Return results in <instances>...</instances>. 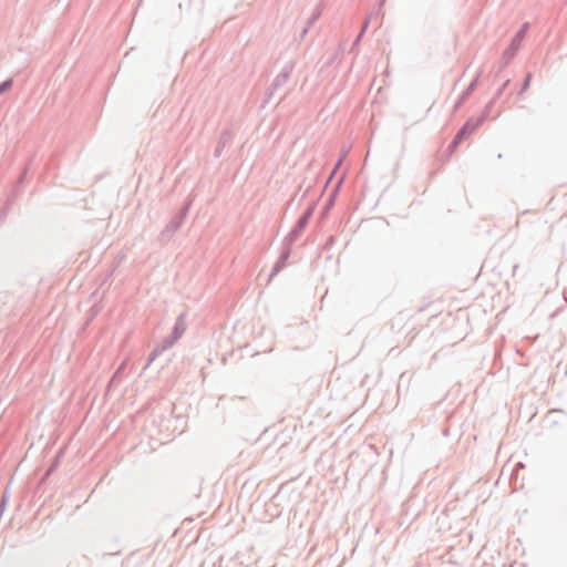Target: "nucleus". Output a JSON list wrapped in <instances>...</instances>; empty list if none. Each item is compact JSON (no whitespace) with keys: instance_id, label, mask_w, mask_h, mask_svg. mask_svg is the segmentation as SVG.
<instances>
[{"instance_id":"obj_1","label":"nucleus","mask_w":567,"mask_h":567,"mask_svg":"<svg viewBox=\"0 0 567 567\" xmlns=\"http://www.w3.org/2000/svg\"><path fill=\"white\" fill-rule=\"evenodd\" d=\"M474 131V126H471L470 123H466L461 131L456 134L451 147L454 150L457 147V145L462 142L463 138H465L467 135H470Z\"/></svg>"},{"instance_id":"obj_2","label":"nucleus","mask_w":567,"mask_h":567,"mask_svg":"<svg viewBox=\"0 0 567 567\" xmlns=\"http://www.w3.org/2000/svg\"><path fill=\"white\" fill-rule=\"evenodd\" d=\"M11 84H12V82L10 80L1 83L0 84V94L3 93L4 91L9 90L11 87Z\"/></svg>"}]
</instances>
